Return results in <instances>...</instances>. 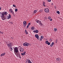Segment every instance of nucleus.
<instances>
[{
    "label": "nucleus",
    "mask_w": 63,
    "mask_h": 63,
    "mask_svg": "<svg viewBox=\"0 0 63 63\" xmlns=\"http://www.w3.org/2000/svg\"><path fill=\"white\" fill-rule=\"evenodd\" d=\"M54 31H55V32H56V31H57V29L56 28H55L54 29Z\"/></svg>",
    "instance_id": "23"
},
{
    "label": "nucleus",
    "mask_w": 63,
    "mask_h": 63,
    "mask_svg": "<svg viewBox=\"0 0 63 63\" xmlns=\"http://www.w3.org/2000/svg\"><path fill=\"white\" fill-rule=\"evenodd\" d=\"M50 47H52V46H53V45H52V44H51L50 45Z\"/></svg>",
    "instance_id": "36"
},
{
    "label": "nucleus",
    "mask_w": 63,
    "mask_h": 63,
    "mask_svg": "<svg viewBox=\"0 0 63 63\" xmlns=\"http://www.w3.org/2000/svg\"><path fill=\"white\" fill-rule=\"evenodd\" d=\"M10 49L11 50V51H12L13 50V48H11V47H10Z\"/></svg>",
    "instance_id": "26"
},
{
    "label": "nucleus",
    "mask_w": 63,
    "mask_h": 63,
    "mask_svg": "<svg viewBox=\"0 0 63 63\" xmlns=\"http://www.w3.org/2000/svg\"><path fill=\"white\" fill-rule=\"evenodd\" d=\"M13 6L14 7H16V5H15V4L13 5Z\"/></svg>",
    "instance_id": "35"
},
{
    "label": "nucleus",
    "mask_w": 63,
    "mask_h": 63,
    "mask_svg": "<svg viewBox=\"0 0 63 63\" xmlns=\"http://www.w3.org/2000/svg\"><path fill=\"white\" fill-rule=\"evenodd\" d=\"M31 24V23H29L28 24V25H30V24Z\"/></svg>",
    "instance_id": "38"
},
{
    "label": "nucleus",
    "mask_w": 63,
    "mask_h": 63,
    "mask_svg": "<svg viewBox=\"0 0 63 63\" xmlns=\"http://www.w3.org/2000/svg\"><path fill=\"white\" fill-rule=\"evenodd\" d=\"M33 12H34V13H37V10H35Z\"/></svg>",
    "instance_id": "22"
},
{
    "label": "nucleus",
    "mask_w": 63,
    "mask_h": 63,
    "mask_svg": "<svg viewBox=\"0 0 63 63\" xmlns=\"http://www.w3.org/2000/svg\"><path fill=\"white\" fill-rule=\"evenodd\" d=\"M26 63H27V62H26Z\"/></svg>",
    "instance_id": "54"
},
{
    "label": "nucleus",
    "mask_w": 63,
    "mask_h": 63,
    "mask_svg": "<svg viewBox=\"0 0 63 63\" xmlns=\"http://www.w3.org/2000/svg\"><path fill=\"white\" fill-rule=\"evenodd\" d=\"M13 11V10H12L11 9H10L9 10V12L11 13V11Z\"/></svg>",
    "instance_id": "30"
},
{
    "label": "nucleus",
    "mask_w": 63,
    "mask_h": 63,
    "mask_svg": "<svg viewBox=\"0 0 63 63\" xmlns=\"http://www.w3.org/2000/svg\"><path fill=\"white\" fill-rule=\"evenodd\" d=\"M3 14L5 15H7V14H8V13H7V12L6 11H5V12H3Z\"/></svg>",
    "instance_id": "13"
},
{
    "label": "nucleus",
    "mask_w": 63,
    "mask_h": 63,
    "mask_svg": "<svg viewBox=\"0 0 63 63\" xmlns=\"http://www.w3.org/2000/svg\"><path fill=\"white\" fill-rule=\"evenodd\" d=\"M23 24H24V27H25L26 26V21H24L23 22Z\"/></svg>",
    "instance_id": "7"
},
{
    "label": "nucleus",
    "mask_w": 63,
    "mask_h": 63,
    "mask_svg": "<svg viewBox=\"0 0 63 63\" xmlns=\"http://www.w3.org/2000/svg\"><path fill=\"white\" fill-rule=\"evenodd\" d=\"M14 51H15V52L17 53H17L19 52H18V49L17 48H15L14 49Z\"/></svg>",
    "instance_id": "5"
},
{
    "label": "nucleus",
    "mask_w": 63,
    "mask_h": 63,
    "mask_svg": "<svg viewBox=\"0 0 63 63\" xmlns=\"http://www.w3.org/2000/svg\"><path fill=\"white\" fill-rule=\"evenodd\" d=\"M44 11L45 13H48V12H49V10L47 8H45L44 10Z\"/></svg>",
    "instance_id": "3"
},
{
    "label": "nucleus",
    "mask_w": 63,
    "mask_h": 63,
    "mask_svg": "<svg viewBox=\"0 0 63 63\" xmlns=\"http://www.w3.org/2000/svg\"><path fill=\"white\" fill-rule=\"evenodd\" d=\"M17 56L19 57L20 58H21V56H20V54H19V53L18 52V53H17Z\"/></svg>",
    "instance_id": "9"
},
{
    "label": "nucleus",
    "mask_w": 63,
    "mask_h": 63,
    "mask_svg": "<svg viewBox=\"0 0 63 63\" xmlns=\"http://www.w3.org/2000/svg\"><path fill=\"white\" fill-rule=\"evenodd\" d=\"M0 44H1V42H0Z\"/></svg>",
    "instance_id": "53"
},
{
    "label": "nucleus",
    "mask_w": 63,
    "mask_h": 63,
    "mask_svg": "<svg viewBox=\"0 0 63 63\" xmlns=\"http://www.w3.org/2000/svg\"><path fill=\"white\" fill-rule=\"evenodd\" d=\"M56 43H57V40H56Z\"/></svg>",
    "instance_id": "46"
},
{
    "label": "nucleus",
    "mask_w": 63,
    "mask_h": 63,
    "mask_svg": "<svg viewBox=\"0 0 63 63\" xmlns=\"http://www.w3.org/2000/svg\"><path fill=\"white\" fill-rule=\"evenodd\" d=\"M48 41H46L45 42V43L46 44H47L48 43Z\"/></svg>",
    "instance_id": "27"
},
{
    "label": "nucleus",
    "mask_w": 63,
    "mask_h": 63,
    "mask_svg": "<svg viewBox=\"0 0 63 63\" xmlns=\"http://www.w3.org/2000/svg\"><path fill=\"white\" fill-rule=\"evenodd\" d=\"M42 12V11L41 10H40L39 11V12H40V13H41Z\"/></svg>",
    "instance_id": "42"
},
{
    "label": "nucleus",
    "mask_w": 63,
    "mask_h": 63,
    "mask_svg": "<svg viewBox=\"0 0 63 63\" xmlns=\"http://www.w3.org/2000/svg\"><path fill=\"white\" fill-rule=\"evenodd\" d=\"M48 45V46H49V45H50V43H49V42H48V43L47 44Z\"/></svg>",
    "instance_id": "32"
},
{
    "label": "nucleus",
    "mask_w": 63,
    "mask_h": 63,
    "mask_svg": "<svg viewBox=\"0 0 63 63\" xmlns=\"http://www.w3.org/2000/svg\"><path fill=\"white\" fill-rule=\"evenodd\" d=\"M41 39H44V36H41Z\"/></svg>",
    "instance_id": "31"
},
{
    "label": "nucleus",
    "mask_w": 63,
    "mask_h": 63,
    "mask_svg": "<svg viewBox=\"0 0 63 63\" xmlns=\"http://www.w3.org/2000/svg\"><path fill=\"white\" fill-rule=\"evenodd\" d=\"M6 54V53H3L1 54L0 56H4L5 55V54Z\"/></svg>",
    "instance_id": "11"
},
{
    "label": "nucleus",
    "mask_w": 63,
    "mask_h": 63,
    "mask_svg": "<svg viewBox=\"0 0 63 63\" xmlns=\"http://www.w3.org/2000/svg\"><path fill=\"white\" fill-rule=\"evenodd\" d=\"M45 4H46V3L45 2L43 1V5L44 6V7H45L46 6V5H45Z\"/></svg>",
    "instance_id": "16"
},
{
    "label": "nucleus",
    "mask_w": 63,
    "mask_h": 63,
    "mask_svg": "<svg viewBox=\"0 0 63 63\" xmlns=\"http://www.w3.org/2000/svg\"><path fill=\"white\" fill-rule=\"evenodd\" d=\"M42 39H43V38H40V40L41 41H42Z\"/></svg>",
    "instance_id": "33"
},
{
    "label": "nucleus",
    "mask_w": 63,
    "mask_h": 63,
    "mask_svg": "<svg viewBox=\"0 0 63 63\" xmlns=\"http://www.w3.org/2000/svg\"><path fill=\"white\" fill-rule=\"evenodd\" d=\"M20 51L21 52H23L24 51V49L22 48H20L19 49Z\"/></svg>",
    "instance_id": "8"
},
{
    "label": "nucleus",
    "mask_w": 63,
    "mask_h": 63,
    "mask_svg": "<svg viewBox=\"0 0 63 63\" xmlns=\"http://www.w3.org/2000/svg\"><path fill=\"white\" fill-rule=\"evenodd\" d=\"M0 16L1 18H4V14L3 12H0Z\"/></svg>",
    "instance_id": "1"
},
{
    "label": "nucleus",
    "mask_w": 63,
    "mask_h": 63,
    "mask_svg": "<svg viewBox=\"0 0 63 63\" xmlns=\"http://www.w3.org/2000/svg\"><path fill=\"white\" fill-rule=\"evenodd\" d=\"M27 60L28 63H32V62H31V61H30V60Z\"/></svg>",
    "instance_id": "18"
},
{
    "label": "nucleus",
    "mask_w": 63,
    "mask_h": 63,
    "mask_svg": "<svg viewBox=\"0 0 63 63\" xmlns=\"http://www.w3.org/2000/svg\"><path fill=\"white\" fill-rule=\"evenodd\" d=\"M1 18L3 20H5V18L4 17V18Z\"/></svg>",
    "instance_id": "37"
},
{
    "label": "nucleus",
    "mask_w": 63,
    "mask_h": 63,
    "mask_svg": "<svg viewBox=\"0 0 63 63\" xmlns=\"http://www.w3.org/2000/svg\"><path fill=\"white\" fill-rule=\"evenodd\" d=\"M1 33V31H0V33Z\"/></svg>",
    "instance_id": "52"
},
{
    "label": "nucleus",
    "mask_w": 63,
    "mask_h": 63,
    "mask_svg": "<svg viewBox=\"0 0 63 63\" xmlns=\"http://www.w3.org/2000/svg\"><path fill=\"white\" fill-rule=\"evenodd\" d=\"M57 13L58 14H60V12H59V11H57Z\"/></svg>",
    "instance_id": "28"
},
{
    "label": "nucleus",
    "mask_w": 63,
    "mask_h": 63,
    "mask_svg": "<svg viewBox=\"0 0 63 63\" xmlns=\"http://www.w3.org/2000/svg\"><path fill=\"white\" fill-rule=\"evenodd\" d=\"M1 10V7H0V10Z\"/></svg>",
    "instance_id": "51"
},
{
    "label": "nucleus",
    "mask_w": 63,
    "mask_h": 63,
    "mask_svg": "<svg viewBox=\"0 0 63 63\" xmlns=\"http://www.w3.org/2000/svg\"><path fill=\"white\" fill-rule=\"evenodd\" d=\"M55 9H56V6H55Z\"/></svg>",
    "instance_id": "50"
},
{
    "label": "nucleus",
    "mask_w": 63,
    "mask_h": 63,
    "mask_svg": "<svg viewBox=\"0 0 63 63\" xmlns=\"http://www.w3.org/2000/svg\"><path fill=\"white\" fill-rule=\"evenodd\" d=\"M35 32L36 33H38V32H39V31H38V30H35Z\"/></svg>",
    "instance_id": "24"
},
{
    "label": "nucleus",
    "mask_w": 63,
    "mask_h": 63,
    "mask_svg": "<svg viewBox=\"0 0 63 63\" xmlns=\"http://www.w3.org/2000/svg\"><path fill=\"white\" fill-rule=\"evenodd\" d=\"M56 60L57 61H60L61 60V59L60 58H58L56 59Z\"/></svg>",
    "instance_id": "10"
},
{
    "label": "nucleus",
    "mask_w": 63,
    "mask_h": 63,
    "mask_svg": "<svg viewBox=\"0 0 63 63\" xmlns=\"http://www.w3.org/2000/svg\"><path fill=\"white\" fill-rule=\"evenodd\" d=\"M28 27H29V25H28L27 26V28H28Z\"/></svg>",
    "instance_id": "43"
},
{
    "label": "nucleus",
    "mask_w": 63,
    "mask_h": 63,
    "mask_svg": "<svg viewBox=\"0 0 63 63\" xmlns=\"http://www.w3.org/2000/svg\"><path fill=\"white\" fill-rule=\"evenodd\" d=\"M50 18H51V17H50V16H49V17H48V19H50Z\"/></svg>",
    "instance_id": "40"
},
{
    "label": "nucleus",
    "mask_w": 63,
    "mask_h": 63,
    "mask_svg": "<svg viewBox=\"0 0 63 63\" xmlns=\"http://www.w3.org/2000/svg\"><path fill=\"white\" fill-rule=\"evenodd\" d=\"M35 31H36V30H34V31H33V32H34V33H36V32H35Z\"/></svg>",
    "instance_id": "44"
},
{
    "label": "nucleus",
    "mask_w": 63,
    "mask_h": 63,
    "mask_svg": "<svg viewBox=\"0 0 63 63\" xmlns=\"http://www.w3.org/2000/svg\"><path fill=\"white\" fill-rule=\"evenodd\" d=\"M8 16H5L4 17V18L5 19H7V18H8Z\"/></svg>",
    "instance_id": "15"
},
{
    "label": "nucleus",
    "mask_w": 63,
    "mask_h": 63,
    "mask_svg": "<svg viewBox=\"0 0 63 63\" xmlns=\"http://www.w3.org/2000/svg\"><path fill=\"white\" fill-rule=\"evenodd\" d=\"M52 5H53V3H52L51 4Z\"/></svg>",
    "instance_id": "48"
},
{
    "label": "nucleus",
    "mask_w": 63,
    "mask_h": 63,
    "mask_svg": "<svg viewBox=\"0 0 63 63\" xmlns=\"http://www.w3.org/2000/svg\"><path fill=\"white\" fill-rule=\"evenodd\" d=\"M11 18V15L9 14V16H8V17L7 18V19H9V18Z\"/></svg>",
    "instance_id": "12"
},
{
    "label": "nucleus",
    "mask_w": 63,
    "mask_h": 63,
    "mask_svg": "<svg viewBox=\"0 0 63 63\" xmlns=\"http://www.w3.org/2000/svg\"><path fill=\"white\" fill-rule=\"evenodd\" d=\"M7 45L8 47L9 48H10L12 46V43H10L9 44H7Z\"/></svg>",
    "instance_id": "4"
},
{
    "label": "nucleus",
    "mask_w": 63,
    "mask_h": 63,
    "mask_svg": "<svg viewBox=\"0 0 63 63\" xmlns=\"http://www.w3.org/2000/svg\"><path fill=\"white\" fill-rule=\"evenodd\" d=\"M21 54L22 55H24L23 53H21Z\"/></svg>",
    "instance_id": "47"
},
{
    "label": "nucleus",
    "mask_w": 63,
    "mask_h": 63,
    "mask_svg": "<svg viewBox=\"0 0 63 63\" xmlns=\"http://www.w3.org/2000/svg\"><path fill=\"white\" fill-rule=\"evenodd\" d=\"M50 41H52L51 39H50Z\"/></svg>",
    "instance_id": "49"
},
{
    "label": "nucleus",
    "mask_w": 63,
    "mask_h": 63,
    "mask_svg": "<svg viewBox=\"0 0 63 63\" xmlns=\"http://www.w3.org/2000/svg\"><path fill=\"white\" fill-rule=\"evenodd\" d=\"M40 21L39 20H36V22H37V23H39V22H40Z\"/></svg>",
    "instance_id": "20"
},
{
    "label": "nucleus",
    "mask_w": 63,
    "mask_h": 63,
    "mask_svg": "<svg viewBox=\"0 0 63 63\" xmlns=\"http://www.w3.org/2000/svg\"><path fill=\"white\" fill-rule=\"evenodd\" d=\"M0 33H1V34H3V32H1Z\"/></svg>",
    "instance_id": "45"
},
{
    "label": "nucleus",
    "mask_w": 63,
    "mask_h": 63,
    "mask_svg": "<svg viewBox=\"0 0 63 63\" xmlns=\"http://www.w3.org/2000/svg\"><path fill=\"white\" fill-rule=\"evenodd\" d=\"M47 1L49 2H51V0H47Z\"/></svg>",
    "instance_id": "34"
},
{
    "label": "nucleus",
    "mask_w": 63,
    "mask_h": 63,
    "mask_svg": "<svg viewBox=\"0 0 63 63\" xmlns=\"http://www.w3.org/2000/svg\"><path fill=\"white\" fill-rule=\"evenodd\" d=\"M35 37L37 39V40H39V35H38L37 34H36L35 35Z\"/></svg>",
    "instance_id": "6"
},
{
    "label": "nucleus",
    "mask_w": 63,
    "mask_h": 63,
    "mask_svg": "<svg viewBox=\"0 0 63 63\" xmlns=\"http://www.w3.org/2000/svg\"><path fill=\"white\" fill-rule=\"evenodd\" d=\"M31 29L32 30H34V29H35V27H32L31 28Z\"/></svg>",
    "instance_id": "17"
},
{
    "label": "nucleus",
    "mask_w": 63,
    "mask_h": 63,
    "mask_svg": "<svg viewBox=\"0 0 63 63\" xmlns=\"http://www.w3.org/2000/svg\"><path fill=\"white\" fill-rule=\"evenodd\" d=\"M13 15H15V13H14V12L13 11H11V12H10Z\"/></svg>",
    "instance_id": "19"
},
{
    "label": "nucleus",
    "mask_w": 63,
    "mask_h": 63,
    "mask_svg": "<svg viewBox=\"0 0 63 63\" xmlns=\"http://www.w3.org/2000/svg\"><path fill=\"white\" fill-rule=\"evenodd\" d=\"M15 12H17V11H18V9H15Z\"/></svg>",
    "instance_id": "25"
},
{
    "label": "nucleus",
    "mask_w": 63,
    "mask_h": 63,
    "mask_svg": "<svg viewBox=\"0 0 63 63\" xmlns=\"http://www.w3.org/2000/svg\"><path fill=\"white\" fill-rule=\"evenodd\" d=\"M49 20L50 21H52V19L51 18L49 19Z\"/></svg>",
    "instance_id": "39"
},
{
    "label": "nucleus",
    "mask_w": 63,
    "mask_h": 63,
    "mask_svg": "<svg viewBox=\"0 0 63 63\" xmlns=\"http://www.w3.org/2000/svg\"><path fill=\"white\" fill-rule=\"evenodd\" d=\"M23 45L24 46L28 47V46H30V44L28 43L25 42L23 44Z\"/></svg>",
    "instance_id": "2"
},
{
    "label": "nucleus",
    "mask_w": 63,
    "mask_h": 63,
    "mask_svg": "<svg viewBox=\"0 0 63 63\" xmlns=\"http://www.w3.org/2000/svg\"><path fill=\"white\" fill-rule=\"evenodd\" d=\"M26 53V52H25V51L23 52V53L24 54V56L25 55Z\"/></svg>",
    "instance_id": "29"
},
{
    "label": "nucleus",
    "mask_w": 63,
    "mask_h": 63,
    "mask_svg": "<svg viewBox=\"0 0 63 63\" xmlns=\"http://www.w3.org/2000/svg\"><path fill=\"white\" fill-rule=\"evenodd\" d=\"M51 44L52 45H54V42H52V43Z\"/></svg>",
    "instance_id": "41"
},
{
    "label": "nucleus",
    "mask_w": 63,
    "mask_h": 63,
    "mask_svg": "<svg viewBox=\"0 0 63 63\" xmlns=\"http://www.w3.org/2000/svg\"><path fill=\"white\" fill-rule=\"evenodd\" d=\"M39 24L40 25V26H42V25H43V24H42V22H41V21H40L39 22Z\"/></svg>",
    "instance_id": "14"
},
{
    "label": "nucleus",
    "mask_w": 63,
    "mask_h": 63,
    "mask_svg": "<svg viewBox=\"0 0 63 63\" xmlns=\"http://www.w3.org/2000/svg\"><path fill=\"white\" fill-rule=\"evenodd\" d=\"M25 32L26 33V34H28V32H27V31H26V30H25Z\"/></svg>",
    "instance_id": "21"
}]
</instances>
